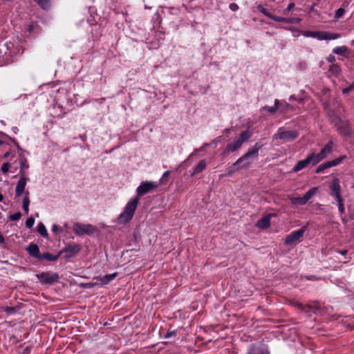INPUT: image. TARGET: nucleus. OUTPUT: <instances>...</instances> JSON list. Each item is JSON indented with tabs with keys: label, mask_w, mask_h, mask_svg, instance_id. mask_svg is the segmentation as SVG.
Masks as SVG:
<instances>
[{
	"label": "nucleus",
	"mask_w": 354,
	"mask_h": 354,
	"mask_svg": "<svg viewBox=\"0 0 354 354\" xmlns=\"http://www.w3.org/2000/svg\"><path fill=\"white\" fill-rule=\"evenodd\" d=\"M251 162L246 161L244 162L241 158H239L234 164H232L227 170V175L231 176L232 174L236 172L241 168H246L250 166Z\"/></svg>",
	"instance_id": "13"
},
{
	"label": "nucleus",
	"mask_w": 354,
	"mask_h": 354,
	"mask_svg": "<svg viewBox=\"0 0 354 354\" xmlns=\"http://www.w3.org/2000/svg\"><path fill=\"white\" fill-rule=\"evenodd\" d=\"M272 19L278 22H284L287 24H293L295 22L294 18H285L274 15Z\"/></svg>",
	"instance_id": "29"
},
{
	"label": "nucleus",
	"mask_w": 354,
	"mask_h": 354,
	"mask_svg": "<svg viewBox=\"0 0 354 354\" xmlns=\"http://www.w3.org/2000/svg\"><path fill=\"white\" fill-rule=\"evenodd\" d=\"M81 245L80 244H72L68 245L62 250H61L59 252L61 255L62 254H65V259H69L73 257L75 254H77L81 250Z\"/></svg>",
	"instance_id": "9"
},
{
	"label": "nucleus",
	"mask_w": 354,
	"mask_h": 354,
	"mask_svg": "<svg viewBox=\"0 0 354 354\" xmlns=\"http://www.w3.org/2000/svg\"><path fill=\"white\" fill-rule=\"evenodd\" d=\"M21 217V214L19 212H18L13 214H11L10 216V219L11 221H16L19 220Z\"/></svg>",
	"instance_id": "40"
},
{
	"label": "nucleus",
	"mask_w": 354,
	"mask_h": 354,
	"mask_svg": "<svg viewBox=\"0 0 354 354\" xmlns=\"http://www.w3.org/2000/svg\"><path fill=\"white\" fill-rule=\"evenodd\" d=\"M252 136V133L249 130L243 131L235 142L241 147L242 145L248 141Z\"/></svg>",
	"instance_id": "19"
},
{
	"label": "nucleus",
	"mask_w": 354,
	"mask_h": 354,
	"mask_svg": "<svg viewBox=\"0 0 354 354\" xmlns=\"http://www.w3.org/2000/svg\"><path fill=\"white\" fill-rule=\"evenodd\" d=\"M327 60H328L329 62L333 63V62L335 61V57L333 55H330V56L327 58Z\"/></svg>",
	"instance_id": "49"
},
{
	"label": "nucleus",
	"mask_w": 354,
	"mask_h": 354,
	"mask_svg": "<svg viewBox=\"0 0 354 354\" xmlns=\"http://www.w3.org/2000/svg\"><path fill=\"white\" fill-rule=\"evenodd\" d=\"M329 71L335 76H338L341 72L339 65L333 64L330 66Z\"/></svg>",
	"instance_id": "33"
},
{
	"label": "nucleus",
	"mask_w": 354,
	"mask_h": 354,
	"mask_svg": "<svg viewBox=\"0 0 354 354\" xmlns=\"http://www.w3.org/2000/svg\"><path fill=\"white\" fill-rule=\"evenodd\" d=\"M344 13L345 10L342 8H339L335 11V18L339 19L344 15Z\"/></svg>",
	"instance_id": "38"
},
{
	"label": "nucleus",
	"mask_w": 354,
	"mask_h": 354,
	"mask_svg": "<svg viewBox=\"0 0 354 354\" xmlns=\"http://www.w3.org/2000/svg\"><path fill=\"white\" fill-rule=\"evenodd\" d=\"M59 230V227L57 225H53V227H52V231L53 232H57V230Z\"/></svg>",
	"instance_id": "52"
},
{
	"label": "nucleus",
	"mask_w": 354,
	"mask_h": 354,
	"mask_svg": "<svg viewBox=\"0 0 354 354\" xmlns=\"http://www.w3.org/2000/svg\"><path fill=\"white\" fill-rule=\"evenodd\" d=\"M332 122L339 132L343 136H351L352 133L351 128L347 121H343L338 115H334L331 117Z\"/></svg>",
	"instance_id": "3"
},
{
	"label": "nucleus",
	"mask_w": 354,
	"mask_h": 354,
	"mask_svg": "<svg viewBox=\"0 0 354 354\" xmlns=\"http://www.w3.org/2000/svg\"><path fill=\"white\" fill-rule=\"evenodd\" d=\"M279 101L278 100H275V101H274V106H265L263 109L265 111H268V112H270L271 113H274L279 109Z\"/></svg>",
	"instance_id": "31"
},
{
	"label": "nucleus",
	"mask_w": 354,
	"mask_h": 354,
	"mask_svg": "<svg viewBox=\"0 0 354 354\" xmlns=\"http://www.w3.org/2000/svg\"><path fill=\"white\" fill-rule=\"evenodd\" d=\"M312 160H313L312 156H310L308 155L306 159L299 160L297 163V165L292 169V171L298 172L299 171L303 169L304 168H306L307 166H308V165L312 163Z\"/></svg>",
	"instance_id": "16"
},
{
	"label": "nucleus",
	"mask_w": 354,
	"mask_h": 354,
	"mask_svg": "<svg viewBox=\"0 0 354 354\" xmlns=\"http://www.w3.org/2000/svg\"><path fill=\"white\" fill-rule=\"evenodd\" d=\"M337 206H338V209H339V213L341 214H343L344 213V212H345L344 202L338 203Z\"/></svg>",
	"instance_id": "45"
},
{
	"label": "nucleus",
	"mask_w": 354,
	"mask_h": 354,
	"mask_svg": "<svg viewBox=\"0 0 354 354\" xmlns=\"http://www.w3.org/2000/svg\"><path fill=\"white\" fill-rule=\"evenodd\" d=\"M298 136V132L295 130L286 131L280 128L277 133L273 136V140L280 139L283 142H290L295 140Z\"/></svg>",
	"instance_id": "5"
},
{
	"label": "nucleus",
	"mask_w": 354,
	"mask_h": 354,
	"mask_svg": "<svg viewBox=\"0 0 354 354\" xmlns=\"http://www.w3.org/2000/svg\"><path fill=\"white\" fill-rule=\"evenodd\" d=\"M206 167V162L205 160H201L199 161L198 165L194 169L193 173L192 174V176L203 171Z\"/></svg>",
	"instance_id": "21"
},
{
	"label": "nucleus",
	"mask_w": 354,
	"mask_h": 354,
	"mask_svg": "<svg viewBox=\"0 0 354 354\" xmlns=\"http://www.w3.org/2000/svg\"><path fill=\"white\" fill-rule=\"evenodd\" d=\"M229 7H230V9L232 11H236L239 9L238 5L235 3H230Z\"/></svg>",
	"instance_id": "46"
},
{
	"label": "nucleus",
	"mask_w": 354,
	"mask_h": 354,
	"mask_svg": "<svg viewBox=\"0 0 354 354\" xmlns=\"http://www.w3.org/2000/svg\"><path fill=\"white\" fill-rule=\"evenodd\" d=\"M348 50V48L346 46H340V47H337L335 48H334L333 50V52L335 53V54H337V55H344V53L346 52H347Z\"/></svg>",
	"instance_id": "37"
},
{
	"label": "nucleus",
	"mask_w": 354,
	"mask_h": 354,
	"mask_svg": "<svg viewBox=\"0 0 354 354\" xmlns=\"http://www.w3.org/2000/svg\"><path fill=\"white\" fill-rule=\"evenodd\" d=\"M290 200L291 203L294 205H303L306 204L303 197H291Z\"/></svg>",
	"instance_id": "30"
},
{
	"label": "nucleus",
	"mask_w": 354,
	"mask_h": 354,
	"mask_svg": "<svg viewBox=\"0 0 354 354\" xmlns=\"http://www.w3.org/2000/svg\"><path fill=\"white\" fill-rule=\"evenodd\" d=\"M3 199V195L0 193V202L2 201Z\"/></svg>",
	"instance_id": "56"
},
{
	"label": "nucleus",
	"mask_w": 354,
	"mask_h": 354,
	"mask_svg": "<svg viewBox=\"0 0 354 354\" xmlns=\"http://www.w3.org/2000/svg\"><path fill=\"white\" fill-rule=\"evenodd\" d=\"M339 253L342 255H344L347 253V250H341V251H339Z\"/></svg>",
	"instance_id": "54"
},
{
	"label": "nucleus",
	"mask_w": 354,
	"mask_h": 354,
	"mask_svg": "<svg viewBox=\"0 0 354 354\" xmlns=\"http://www.w3.org/2000/svg\"><path fill=\"white\" fill-rule=\"evenodd\" d=\"M333 145V142L330 141L321 149L320 151L327 157V156L332 152Z\"/></svg>",
	"instance_id": "26"
},
{
	"label": "nucleus",
	"mask_w": 354,
	"mask_h": 354,
	"mask_svg": "<svg viewBox=\"0 0 354 354\" xmlns=\"http://www.w3.org/2000/svg\"><path fill=\"white\" fill-rule=\"evenodd\" d=\"M59 252H58L57 255H53L49 252H45L41 255L39 260L46 259L49 261H56L59 259Z\"/></svg>",
	"instance_id": "24"
},
{
	"label": "nucleus",
	"mask_w": 354,
	"mask_h": 354,
	"mask_svg": "<svg viewBox=\"0 0 354 354\" xmlns=\"http://www.w3.org/2000/svg\"><path fill=\"white\" fill-rule=\"evenodd\" d=\"M273 214H267L257 223V226L261 229H266L270 225V218Z\"/></svg>",
	"instance_id": "18"
},
{
	"label": "nucleus",
	"mask_w": 354,
	"mask_h": 354,
	"mask_svg": "<svg viewBox=\"0 0 354 354\" xmlns=\"http://www.w3.org/2000/svg\"><path fill=\"white\" fill-rule=\"evenodd\" d=\"M73 230L75 234L79 236H84L85 234H93L96 232L97 228L90 224L85 225L80 223H75L73 225Z\"/></svg>",
	"instance_id": "4"
},
{
	"label": "nucleus",
	"mask_w": 354,
	"mask_h": 354,
	"mask_svg": "<svg viewBox=\"0 0 354 354\" xmlns=\"http://www.w3.org/2000/svg\"><path fill=\"white\" fill-rule=\"evenodd\" d=\"M330 195L333 196L337 202V204L339 203L344 202V198L341 194V186L339 183V180L337 178H335L330 185Z\"/></svg>",
	"instance_id": "7"
},
{
	"label": "nucleus",
	"mask_w": 354,
	"mask_h": 354,
	"mask_svg": "<svg viewBox=\"0 0 354 354\" xmlns=\"http://www.w3.org/2000/svg\"><path fill=\"white\" fill-rule=\"evenodd\" d=\"M340 37L339 33H333L326 31H317L316 39L319 40H332Z\"/></svg>",
	"instance_id": "15"
},
{
	"label": "nucleus",
	"mask_w": 354,
	"mask_h": 354,
	"mask_svg": "<svg viewBox=\"0 0 354 354\" xmlns=\"http://www.w3.org/2000/svg\"><path fill=\"white\" fill-rule=\"evenodd\" d=\"M354 89V82H353L352 84H351L349 86L344 88L342 90V93L344 94H346V93H349L350 92H351Z\"/></svg>",
	"instance_id": "44"
},
{
	"label": "nucleus",
	"mask_w": 354,
	"mask_h": 354,
	"mask_svg": "<svg viewBox=\"0 0 354 354\" xmlns=\"http://www.w3.org/2000/svg\"><path fill=\"white\" fill-rule=\"evenodd\" d=\"M330 195L333 196L337 202V204L339 203L344 202V198L341 194V186L339 183V180L337 178H335L330 185Z\"/></svg>",
	"instance_id": "6"
},
{
	"label": "nucleus",
	"mask_w": 354,
	"mask_h": 354,
	"mask_svg": "<svg viewBox=\"0 0 354 354\" xmlns=\"http://www.w3.org/2000/svg\"><path fill=\"white\" fill-rule=\"evenodd\" d=\"M10 167V163L8 162H5L2 165L1 167V171L2 173L6 174L8 171Z\"/></svg>",
	"instance_id": "39"
},
{
	"label": "nucleus",
	"mask_w": 354,
	"mask_h": 354,
	"mask_svg": "<svg viewBox=\"0 0 354 354\" xmlns=\"http://www.w3.org/2000/svg\"><path fill=\"white\" fill-rule=\"evenodd\" d=\"M37 231L43 237H48V234L47 230L42 223L38 224Z\"/></svg>",
	"instance_id": "32"
},
{
	"label": "nucleus",
	"mask_w": 354,
	"mask_h": 354,
	"mask_svg": "<svg viewBox=\"0 0 354 354\" xmlns=\"http://www.w3.org/2000/svg\"><path fill=\"white\" fill-rule=\"evenodd\" d=\"M23 193L25 194V196H24V199H23L22 207H23V209L25 212V213L26 214H28V211H29L28 206H29V204H30L29 192L24 190V192Z\"/></svg>",
	"instance_id": "23"
},
{
	"label": "nucleus",
	"mask_w": 354,
	"mask_h": 354,
	"mask_svg": "<svg viewBox=\"0 0 354 354\" xmlns=\"http://www.w3.org/2000/svg\"><path fill=\"white\" fill-rule=\"evenodd\" d=\"M158 185L156 182L153 181H145L142 182L140 185L137 188V194L139 196H142L153 189L158 187Z\"/></svg>",
	"instance_id": "10"
},
{
	"label": "nucleus",
	"mask_w": 354,
	"mask_h": 354,
	"mask_svg": "<svg viewBox=\"0 0 354 354\" xmlns=\"http://www.w3.org/2000/svg\"><path fill=\"white\" fill-rule=\"evenodd\" d=\"M3 309L4 312H6L7 313V315H12V314L15 313L17 311V310L19 309V307L18 306H12V307L6 306V307H3Z\"/></svg>",
	"instance_id": "35"
},
{
	"label": "nucleus",
	"mask_w": 354,
	"mask_h": 354,
	"mask_svg": "<svg viewBox=\"0 0 354 354\" xmlns=\"http://www.w3.org/2000/svg\"><path fill=\"white\" fill-rule=\"evenodd\" d=\"M139 203L138 197L132 198L126 205L124 210L122 212L118 218V222L120 224L128 223L133 218L138 204Z\"/></svg>",
	"instance_id": "2"
},
{
	"label": "nucleus",
	"mask_w": 354,
	"mask_h": 354,
	"mask_svg": "<svg viewBox=\"0 0 354 354\" xmlns=\"http://www.w3.org/2000/svg\"><path fill=\"white\" fill-rule=\"evenodd\" d=\"M309 156H312V158H313V160H312L313 165H317L321 160H322L323 159L326 158V156L324 154H323L321 151L316 155L314 153H312L309 154Z\"/></svg>",
	"instance_id": "22"
},
{
	"label": "nucleus",
	"mask_w": 354,
	"mask_h": 354,
	"mask_svg": "<svg viewBox=\"0 0 354 354\" xmlns=\"http://www.w3.org/2000/svg\"><path fill=\"white\" fill-rule=\"evenodd\" d=\"M20 171H19V180L17 182L15 188V198H19L24 192V189L26 185V183L28 180V178L26 177L25 169L29 167L28 160L24 156L20 155Z\"/></svg>",
	"instance_id": "1"
},
{
	"label": "nucleus",
	"mask_w": 354,
	"mask_h": 354,
	"mask_svg": "<svg viewBox=\"0 0 354 354\" xmlns=\"http://www.w3.org/2000/svg\"><path fill=\"white\" fill-rule=\"evenodd\" d=\"M3 143V142L0 140V145H1Z\"/></svg>",
	"instance_id": "57"
},
{
	"label": "nucleus",
	"mask_w": 354,
	"mask_h": 354,
	"mask_svg": "<svg viewBox=\"0 0 354 354\" xmlns=\"http://www.w3.org/2000/svg\"><path fill=\"white\" fill-rule=\"evenodd\" d=\"M257 9H258L259 11H260L264 15H266V17H268L270 19H272L274 15L272 14H271L270 12H269L263 6L259 5L257 6Z\"/></svg>",
	"instance_id": "36"
},
{
	"label": "nucleus",
	"mask_w": 354,
	"mask_h": 354,
	"mask_svg": "<svg viewBox=\"0 0 354 354\" xmlns=\"http://www.w3.org/2000/svg\"><path fill=\"white\" fill-rule=\"evenodd\" d=\"M240 148H241L240 146L236 142L229 143L227 145L226 148L224 149L222 155L226 156L230 152H234V151H237L238 149H239Z\"/></svg>",
	"instance_id": "20"
},
{
	"label": "nucleus",
	"mask_w": 354,
	"mask_h": 354,
	"mask_svg": "<svg viewBox=\"0 0 354 354\" xmlns=\"http://www.w3.org/2000/svg\"><path fill=\"white\" fill-rule=\"evenodd\" d=\"M317 192V188L313 187L309 189L303 196L306 203Z\"/></svg>",
	"instance_id": "27"
},
{
	"label": "nucleus",
	"mask_w": 354,
	"mask_h": 354,
	"mask_svg": "<svg viewBox=\"0 0 354 354\" xmlns=\"http://www.w3.org/2000/svg\"><path fill=\"white\" fill-rule=\"evenodd\" d=\"M169 174H170V171H165L163 174L162 178H160V183L161 184H165V183H167V178L169 177Z\"/></svg>",
	"instance_id": "41"
},
{
	"label": "nucleus",
	"mask_w": 354,
	"mask_h": 354,
	"mask_svg": "<svg viewBox=\"0 0 354 354\" xmlns=\"http://www.w3.org/2000/svg\"><path fill=\"white\" fill-rule=\"evenodd\" d=\"M176 333L174 331L173 332H169V333H167V335H165V337L166 338H169L173 335H175Z\"/></svg>",
	"instance_id": "51"
},
{
	"label": "nucleus",
	"mask_w": 354,
	"mask_h": 354,
	"mask_svg": "<svg viewBox=\"0 0 354 354\" xmlns=\"http://www.w3.org/2000/svg\"><path fill=\"white\" fill-rule=\"evenodd\" d=\"M10 155V153L9 152H6L4 155H3V157L4 158H8Z\"/></svg>",
	"instance_id": "55"
},
{
	"label": "nucleus",
	"mask_w": 354,
	"mask_h": 354,
	"mask_svg": "<svg viewBox=\"0 0 354 354\" xmlns=\"http://www.w3.org/2000/svg\"><path fill=\"white\" fill-rule=\"evenodd\" d=\"M295 306L306 312V306H304L302 304L297 302L295 304Z\"/></svg>",
	"instance_id": "47"
},
{
	"label": "nucleus",
	"mask_w": 354,
	"mask_h": 354,
	"mask_svg": "<svg viewBox=\"0 0 354 354\" xmlns=\"http://www.w3.org/2000/svg\"><path fill=\"white\" fill-rule=\"evenodd\" d=\"M249 354H256V353H249Z\"/></svg>",
	"instance_id": "58"
},
{
	"label": "nucleus",
	"mask_w": 354,
	"mask_h": 354,
	"mask_svg": "<svg viewBox=\"0 0 354 354\" xmlns=\"http://www.w3.org/2000/svg\"><path fill=\"white\" fill-rule=\"evenodd\" d=\"M14 143H15V145L17 147L18 150H21V147H19V143L17 142L16 141L13 140Z\"/></svg>",
	"instance_id": "53"
},
{
	"label": "nucleus",
	"mask_w": 354,
	"mask_h": 354,
	"mask_svg": "<svg viewBox=\"0 0 354 354\" xmlns=\"http://www.w3.org/2000/svg\"><path fill=\"white\" fill-rule=\"evenodd\" d=\"M294 7H295V3H290L288 6V7H287V9H286V10H287L288 11H290L292 9H293V8H294Z\"/></svg>",
	"instance_id": "50"
},
{
	"label": "nucleus",
	"mask_w": 354,
	"mask_h": 354,
	"mask_svg": "<svg viewBox=\"0 0 354 354\" xmlns=\"http://www.w3.org/2000/svg\"><path fill=\"white\" fill-rule=\"evenodd\" d=\"M26 251L28 252L30 256L37 258L39 260L41 257V254L39 251V246L35 243H30L27 248Z\"/></svg>",
	"instance_id": "17"
},
{
	"label": "nucleus",
	"mask_w": 354,
	"mask_h": 354,
	"mask_svg": "<svg viewBox=\"0 0 354 354\" xmlns=\"http://www.w3.org/2000/svg\"><path fill=\"white\" fill-rule=\"evenodd\" d=\"M306 308L308 309V310L306 309V313H308V312L315 313L317 310H318L321 308V306H320V303L319 301H315L312 302V304H308L307 306H306Z\"/></svg>",
	"instance_id": "25"
},
{
	"label": "nucleus",
	"mask_w": 354,
	"mask_h": 354,
	"mask_svg": "<svg viewBox=\"0 0 354 354\" xmlns=\"http://www.w3.org/2000/svg\"><path fill=\"white\" fill-rule=\"evenodd\" d=\"M34 223L35 219L32 217H30L27 218V220L26 221V226L28 228H31L33 226Z\"/></svg>",
	"instance_id": "42"
},
{
	"label": "nucleus",
	"mask_w": 354,
	"mask_h": 354,
	"mask_svg": "<svg viewBox=\"0 0 354 354\" xmlns=\"http://www.w3.org/2000/svg\"><path fill=\"white\" fill-rule=\"evenodd\" d=\"M0 245H1V246L4 248H6V245L5 243V239L3 238V236L1 235V234L0 233Z\"/></svg>",
	"instance_id": "48"
},
{
	"label": "nucleus",
	"mask_w": 354,
	"mask_h": 354,
	"mask_svg": "<svg viewBox=\"0 0 354 354\" xmlns=\"http://www.w3.org/2000/svg\"><path fill=\"white\" fill-rule=\"evenodd\" d=\"M263 147V145L259 142H257L252 147L250 148L246 153H245L241 158L245 162L250 157L257 158L259 156V151Z\"/></svg>",
	"instance_id": "14"
},
{
	"label": "nucleus",
	"mask_w": 354,
	"mask_h": 354,
	"mask_svg": "<svg viewBox=\"0 0 354 354\" xmlns=\"http://www.w3.org/2000/svg\"><path fill=\"white\" fill-rule=\"evenodd\" d=\"M306 226H303L299 230L292 232L286 238L285 243L286 245H290L298 241L301 237L303 236L304 232L306 231Z\"/></svg>",
	"instance_id": "11"
},
{
	"label": "nucleus",
	"mask_w": 354,
	"mask_h": 354,
	"mask_svg": "<svg viewBox=\"0 0 354 354\" xmlns=\"http://www.w3.org/2000/svg\"><path fill=\"white\" fill-rule=\"evenodd\" d=\"M43 9L47 10L50 8L49 0H34Z\"/></svg>",
	"instance_id": "34"
},
{
	"label": "nucleus",
	"mask_w": 354,
	"mask_h": 354,
	"mask_svg": "<svg viewBox=\"0 0 354 354\" xmlns=\"http://www.w3.org/2000/svg\"><path fill=\"white\" fill-rule=\"evenodd\" d=\"M37 277L43 284H53L58 281L59 277L57 273H51L50 272H41L37 274Z\"/></svg>",
	"instance_id": "8"
},
{
	"label": "nucleus",
	"mask_w": 354,
	"mask_h": 354,
	"mask_svg": "<svg viewBox=\"0 0 354 354\" xmlns=\"http://www.w3.org/2000/svg\"><path fill=\"white\" fill-rule=\"evenodd\" d=\"M116 276V274H106L104 277H100L99 281L102 284H107L109 283L111 280H113Z\"/></svg>",
	"instance_id": "28"
},
{
	"label": "nucleus",
	"mask_w": 354,
	"mask_h": 354,
	"mask_svg": "<svg viewBox=\"0 0 354 354\" xmlns=\"http://www.w3.org/2000/svg\"><path fill=\"white\" fill-rule=\"evenodd\" d=\"M317 32V31L308 30L304 33V35L306 37L316 38Z\"/></svg>",
	"instance_id": "43"
},
{
	"label": "nucleus",
	"mask_w": 354,
	"mask_h": 354,
	"mask_svg": "<svg viewBox=\"0 0 354 354\" xmlns=\"http://www.w3.org/2000/svg\"><path fill=\"white\" fill-rule=\"evenodd\" d=\"M346 158L345 156H340L336 159H334L333 160H330V161H328L326 162H324L320 165H319L316 170H315V173L316 174H319V173H322V171H324L325 169H328V168H330L332 167H334V166H336V165H338L339 164H340L343 160Z\"/></svg>",
	"instance_id": "12"
}]
</instances>
